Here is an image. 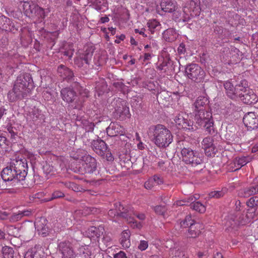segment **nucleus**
Masks as SVG:
<instances>
[{"instance_id":"1","label":"nucleus","mask_w":258,"mask_h":258,"mask_svg":"<svg viewBox=\"0 0 258 258\" xmlns=\"http://www.w3.org/2000/svg\"><path fill=\"white\" fill-rule=\"evenodd\" d=\"M226 93L228 97L235 100H240L244 103L250 104L257 101L256 95L248 87L247 82L242 80L235 87L230 81L224 84Z\"/></svg>"},{"instance_id":"2","label":"nucleus","mask_w":258,"mask_h":258,"mask_svg":"<svg viewBox=\"0 0 258 258\" xmlns=\"http://www.w3.org/2000/svg\"><path fill=\"white\" fill-rule=\"evenodd\" d=\"M27 166L25 159H14L9 167L5 168L1 173L5 181H21L25 177V168Z\"/></svg>"},{"instance_id":"3","label":"nucleus","mask_w":258,"mask_h":258,"mask_svg":"<svg viewBox=\"0 0 258 258\" xmlns=\"http://www.w3.org/2000/svg\"><path fill=\"white\" fill-rule=\"evenodd\" d=\"M148 133L152 141L159 148H166L173 141L170 131L163 125H152Z\"/></svg>"},{"instance_id":"4","label":"nucleus","mask_w":258,"mask_h":258,"mask_svg":"<svg viewBox=\"0 0 258 258\" xmlns=\"http://www.w3.org/2000/svg\"><path fill=\"white\" fill-rule=\"evenodd\" d=\"M200 0H190L186 3L182 12L175 11L173 14L174 20L178 22H186L200 13Z\"/></svg>"},{"instance_id":"5","label":"nucleus","mask_w":258,"mask_h":258,"mask_svg":"<svg viewBox=\"0 0 258 258\" xmlns=\"http://www.w3.org/2000/svg\"><path fill=\"white\" fill-rule=\"evenodd\" d=\"M255 211V208H248L245 216H239V214L229 216L225 223L227 230L236 231L239 226L250 223L256 217Z\"/></svg>"},{"instance_id":"6","label":"nucleus","mask_w":258,"mask_h":258,"mask_svg":"<svg viewBox=\"0 0 258 258\" xmlns=\"http://www.w3.org/2000/svg\"><path fill=\"white\" fill-rule=\"evenodd\" d=\"M115 209H111L109 211L108 215L110 217L121 216L126 220L132 228L138 229H140L142 228V223L141 222H138L132 217V216L135 215V213L132 208H124L119 202L115 203Z\"/></svg>"},{"instance_id":"7","label":"nucleus","mask_w":258,"mask_h":258,"mask_svg":"<svg viewBox=\"0 0 258 258\" xmlns=\"http://www.w3.org/2000/svg\"><path fill=\"white\" fill-rule=\"evenodd\" d=\"M33 87V83L28 74L20 75L15 82L14 88L24 96H26Z\"/></svg>"},{"instance_id":"8","label":"nucleus","mask_w":258,"mask_h":258,"mask_svg":"<svg viewBox=\"0 0 258 258\" xmlns=\"http://www.w3.org/2000/svg\"><path fill=\"white\" fill-rule=\"evenodd\" d=\"M22 7L27 16L37 17L38 19H43L49 12L48 9L44 10L38 6L28 2H23Z\"/></svg>"},{"instance_id":"9","label":"nucleus","mask_w":258,"mask_h":258,"mask_svg":"<svg viewBox=\"0 0 258 258\" xmlns=\"http://www.w3.org/2000/svg\"><path fill=\"white\" fill-rule=\"evenodd\" d=\"M194 113L197 123L200 125H203L209 134H212L214 132V130L212 114L210 112L205 110L194 112Z\"/></svg>"},{"instance_id":"10","label":"nucleus","mask_w":258,"mask_h":258,"mask_svg":"<svg viewBox=\"0 0 258 258\" xmlns=\"http://www.w3.org/2000/svg\"><path fill=\"white\" fill-rule=\"evenodd\" d=\"M183 161L186 164L196 166L203 162V158L197 151L189 148H184L181 151Z\"/></svg>"},{"instance_id":"11","label":"nucleus","mask_w":258,"mask_h":258,"mask_svg":"<svg viewBox=\"0 0 258 258\" xmlns=\"http://www.w3.org/2000/svg\"><path fill=\"white\" fill-rule=\"evenodd\" d=\"M185 73L188 78L197 82L203 80L205 75L204 71L195 63L187 66L185 69Z\"/></svg>"},{"instance_id":"12","label":"nucleus","mask_w":258,"mask_h":258,"mask_svg":"<svg viewBox=\"0 0 258 258\" xmlns=\"http://www.w3.org/2000/svg\"><path fill=\"white\" fill-rule=\"evenodd\" d=\"M115 111L120 119L123 120L130 117L129 108L126 106L125 102L121 99L117 98L112 102Z\"/></svg>"},{"instance_id":"13","label":"nucleus","mask_w":258,"mask_h":258,"mask_svg":"<svg viewBox=\"0 0 258 258\" xmlns=\"http://www.w3.org/2000/svg\"><path fill=\"white\" fill-rule=\"evenodd\" d=\"M187 118L188 115L183 112L177 115L174 118V122L177 128L185 130H194L193 121L188 120Z\"/></svg>"},{"instance_id":"14","label":"nucleus","mask_w":258,"mask_h":258,"mask_svg":"<svg viewBox=\"0 0 258 258\" xmlns=\"http://www.w3.org/2000/svg\"><path fill=\"white\" fill-rule=\"evenodd\" d=\"M93 55L92 48H87L85 51L79 52V55L75 59V64L79 68L83 66L84 63L88 64Z\"/></svg>"},{"instance_id":"15","label":"nucleus","mask_w":258,"mask_h":258,"mask_svg":"<svg viewBox=\"0 0 258 258\" xmlns=\"http://www.w3.org/2000/svg\"><path fill=\"white\" fill-rule=\"evenodd\" d=\"M202 147L204 150L207 156H213L217 152V149L214 144L212 137H207L205 138L202 142Z\"/></svg>"},{"instance_id":"16","label":"nucleus","mask_w":258,"mask_h":258,"mask_svg":"<svg viewBox=\"0 0 258 258\" xmlns=\"http://www.w3.org/2000/svg\"><path fill=\"white\" fill-rule=\"evenodd\" d=\"M164 244L165 247L169 248V255L172 257L181 258L184 256V251L181 249L178 244L175 243L172 240H167Z\"/></svg>"},{"instance_id":"17","label":"nucleus","mask_w":258,"mask_h":258,"mask_svg":"<svg viewBox=\"0 0 258 258\" xmlns=\"http://www.w3.org/2000/svg\"><path fill=\"white\" fill-rule=\"evenodd\" d=\"M96 160L94 158L89 155L85 157L81 167L82 170L84 172L88 173H93L96 169Z\"/></svg>"},{"instance_id":"18","label":"nucleus","mask_w":258,"mask_h":258,"mask_svg":"<svg viewBox=\"0 0 258 258\" xmlns=\"http://www.w3.org/2000/svg\"><path fill=\"white\" fill-rule=\"evenodd\" d=\"M243 121L245 126L249 130H253L258 127V117L254 112L246 114Z\"/></svg>"},{"instance_id":"19","label":"nucleus","mask_w":258,"mask_h":258,"mask_svg":"<svg viewBox=\"0 0 258 258\" xmlns=\"http://www.w3.org/2000/svg\"><path fill=\"white\" fill-rule=\"evenodd\" d=\"M106 132L110 137L123 135L125 133L124 128L117 122H111L107 128Z\"/></svg>"},{"instance_id":"20","label":"nucleus","mask_w":258,"mask_h":258,"mask_svg":"<svg viewBox=\"0 0 258 258\" xmlns=\"http://www.w3.org/2000/svg\"><path fill=\"white\" fill-rule=\"evenodd\" d=\"M46 220L44 218H41L35 223V229L39 235L45 237L48 234L49 230L46 226Z\"/></svg>"},{"instance_id":"21","label":"nucleus","mask_w":258,"mask_h":258,"mask_svg":"<svg viewBox=\"0 0 258 258\" xmlns=\"http://www.w3.org/2000/svg\"><path fill=\"white\" fill-rule=\"evenodd\" d=\"M59 250L61 251L63 258H74V251L72 249L71 244L69 242H61L58 245Z\"/></svg>"},{"instance_id":"22","label":"nucleus","mask_w":258,"mask_h":258,"mask_svg":"<svg viewBox=\"0 0 258 258\" xmlns=\"http://www.w3.org/2000/svg\"><path fill=\"white\" fill-rule=\"evenodd\" d=\"M61 95L62 99L69 103L73 102L77 97L76 93L73 89L70 88H66L62 89Z\"/></svg>"},{"instance_id":"23","label":"nucleus","mask_w":258,"mask_h":258,"mask_svg":"<svg viewBox=\"0 0 258 258\" xmlns=\"http://www.w3.org/2000/svg\"><path fill=\"white\" fill-rule=\"evenodd\" d=\"M207 98L204 96L198 97L193 104L194 112L205 110L206 105L208 104Z\"/></svg>"},{"instance_id":"24","label":"nucleus","mask_w":258,"mask_h":258,"mask_svg":"<svg viewBox=\"0 0 258 258\" xmlns=\"http://www.w3.org/2000/svg\"><path fill=\"white\" fill-rule=\"evenodd\" d=\"M92 145L94 151L99 155H102L107 149L106 143L101 140L93 141Z\"/></svg>"},{"instance_id":"25","label":"nucleus","mask_w":258,"mask_h":258,"mask_svg":"<svg viewBox=\"0 0 258 258\" xmlns=\"http://www.w3.org/2000/svg\"><path fill=\"white\" fill-rule=\"evenodd\" d=\"M160 6L164 12L171 13L176 9V3L174 0H162Z\"/></svg>"},{"instance_id":"26","label":"nucleus","mask_w":258,"mask_h":258,"mask_svg":"<svg viewBox=\"0 0 258 258\" xmlns=\"http://www.w3.org/2000/svg\"><path fill=\"white\" fill-rule=\"evenodd\" d=\"M131 232L129 230H123L120 235V242L124 248H127L131 246Z\"/></svg>"},{"instance_id":"27","label":"nucleus","mask_w":258,"mask_h":258,"mask_svg":"<svg viewBox=\"0 0 258 258\" xmlns=\"http://www.w3.org/2000/svg\"><path fill=\"white\" fill-rule=\"evenodd\" d=\"M163 38L167 42L175 41L178 36V34L173 29H168L164 31L162 34Z\"/></svg>"},{"instance_id":"28","label":"nucleus","mask_w":258,"mask_h":258,"mask_svg":"<svg viewBox=\"0 0 258 258\" xmlns=\"http://www.w3.org/2000/svg\"><path fill=\"white\" fill-rule=\"evenodd\" d=\"M147 26L149 30L152 34L158 33L161 28V24L155 19L149 20L147 23Z\"/></svg>"},{"instance_id":"29","label":"nucleus","mask_w":258,"mask_h":258,"mask_svg":"<svg viewBox=\"0 0 258 258\" xmlns=\"http://www.w3.org/2000/svg\"><path fill=\"white\" fill-rule=\"evenodd\" d=\"M93 6L97 11L103 12L108 9V3L106 0H94Z\"/></svg>"},{"instance_id":"30","label":"nucleus","mask_w":258,"mask_h":258,"mask_svg":"<svg viewBox=\"0 0 258 258\" xmlns=\"http://www.w3.org/2000/svg\"><path fill=\"white\" fill-rule=\"evenodd\" d=\"M251 160V157L249 156L245 157H241L239 158H236L234 160V163L235 164V166L236 168L234 170H237L240 169L241 167L246 165L247 163L250 162Z\"/></svg>"},{"instance_id":"31","label":"nucleus","mask_w":258,"mask_h":258,"mask_svg":"<svg viewBox=\"0 0 258 258\" xmlns=\"http://www.w3.org/2000/svg\"><path fill=\"white\" fill-rule=\"evenodd\" d=\"M58 73L63 78L70 79L73 76V72L68 68L61 65L57 69Z\"/></svg>"},{"instance_id":"32","label":"nucleus","mask_w":258,"mask_h":258,"mask_svg":"<svg viewBox=\"0 0 258 258\" xmlns=\"http://www.w3.org/2000/svg\"><path fill=\"white\" fill-rule=\"evenodd\" d=\"M199 224L196 223L192 226H190L187 233V236L189 238H196L200 233V227Z\"/></svg>"},{"instance_id":"33","label":"nucleus","mask_w":258,"mask_h":258,"mask_svg":"<svg viewBox=\"0 0 258 258\" xmlns=\"http://www.w3.org/2000/svg\"><path fill=\"white\" fill-rule=\"evenodd\" d=\"M257 182L256 185H253L248 188L245 189L243 194H240L241 196L244 197H248L252 195L258 193V177L256 178Z\"/></svg>"},{"instance_id":"34","label":"nucleus","mask_w":258,"mask_h":258,"mask_svg":"<svg viewBox=\"0 0 258 258\" xmlns=\"http://www.w3.org/2000/svg\"><path fill=\"white\" fill-rule=\"evenodd\" d=\"M25 96L22 94V93H20L16 90H15V89L10 91L8 94V97L9 100L11 102H14L16 100L24 98Z\"/></svg>"},{"instance_id":"35","label":"nucleus","mask_w":258,"mask_h":258,"mask_svg":"<svg viewBox=\"0 0 258 258\" xmlns=\"http://www.w3.org/2000/svg\"><path fill=\"white\" fill-rule=\"evenodd\" d=\"M28 215V211L20 212L18 213H14L10 217V220L12 222H15L20 220L24 216H27Z\"/></svg>"},{"instance_id":"36","label":"nucleus","mask_w":258,"mask_h":258,"mask_svg":"<svg viewBox=\"0 0 258 258\" xmlns=\"http://www.w3.org/2000/svg\"><path fill=\"white\" fill-rule=\"evenodd\" d=\"M2 253L4 258H13L14 250L12 247L4 246L2 248Z\"/></svg>"},{"instance_id":"37","label":"nucleus","mask_w":258,"mask_h":258,"mask_svg":"<svg viewBox=\"0 0 258 258\" xmlns=\"http://www.w3.org/2000/svg\"><path fill=\"white\" fill-rule=\"evenodd\" d=\"M195 224L190 215L187 216L185 219L180 223L181 226L183 228L192 226Z\"/></svg>"},{"instance_id":"38","label":"nucleus","mask_w":258,"mask_h":258,"mask_svg":"<svg viewBox=\"0 0 258 258\" xmlns=\"http://www.w3.org/2000/svg\"><path fill=\"white\" fill-rule=\"evenodd\" d=\"M24 258H40L35 248L28 250L24 255Z\"/></svg>"},{"instance_id":"39","label":"nucleus","mask_w":258,"mask_h":258,"mask_svg":"<svg viewBox=\"0 0 258 258\" xmlns=\"http://www.w3.org/2000/svg\"><path fill=\"white\" fill-rule=\"evenodd\" d=\"M7 233L9 235L13 236L14 237H17L20 236L19 229L17 227H14V226H9L7 229Z\"/></svg>"},{"instance_id":"40","label":"nucleus","mask_w":258,"mask_h":258,"mask_svg":"<svg viewBox=\"0 0 258 258\" xmlns=\"http://www.w3.org/2000/svg\"><path fill=\"white\" fill-rule=\"evenodd\" d=\"M99 228H102V227H99V228H97L96 227L92 226L89 228L88 230V233L89 236L94 237V236H98L100 235V231H99Z\"/></svg>"},{"instance_id":"41","label":"nucleus","mask_w":258,"mask_h":258,"mask_svg":"<svg viewBox=\"0 0 258 258\" xmlns=\"http://www.w3.org/2000/svg\"><path fill=\"white\" fill-rule=\"evenodd\" d=\"M192 207L195 211L201 213H204L206 211L205 206L199 202L193 203Z\"/></svg>"},{"instance_id":"42","label":"nucleus","mask_w":258,"mask_h":258,"mask_svg":"<svg viewBox=\"0 0 258 258\" xmlns=\"http://www.w3.org/2000/svg\"><path fill=\"white\" fill-rule=\"evenodd\" d=\"M226 192V189H222L220 191H213L210 193L209 196L211 198H219L223 197Z\"/></svg>"},{"instance_id":"43","label":"nucleus","mask_w":258,"mask_h":258,"mask_svg":"<svg viewBox=\"0 0 258 258\" xmlns=\"http://www.w3.org/2000/svg\"><path fill=\"white\" fill-rule=\"evenodd\" d=\"M247 205L249 208H255L258 205V197H253L251 198L247 202Z\"/></svg>"},{"instance_id":"44","label":"nucleus","mask_w":258,"mask_h":258,"mask_svg":"<svg viewBox=\"0 0 258 258\" xmlns=\"http://www.w3.org/2000/svg\"><path fill=\"white\" fill-rule=\"evenodd\" d=\"M154 210L157 214L164 215L166 211V209L164 206H157L154 208Z\"/></svg>"},{"instance_id":"45","label":"nucleus","mask_w":258,"mask_h":258,"mask_svg":"<svg viewBox=\"0 0 258 258\" xmlns=\"http://www.w3.org/2000/svg\"><path fill=\"white\" fill-rule=\"evenodd\" d=\"M196 199L195 198V199L194 200L193 197H190L188 198L187 200L185 199L184 200H179V201H176V205L177 206L185 205H186V203H188L194 202Z\"/></svg>"},{"instance_id":"46","label":"nucleus","mask_w":258,"mask_h":258,"mask_svg":"<svg viewBox=\"0 0 258 258\" xmlns=\"http://www.w3.org/2000/svg\"><path fill=\"white\" fill-rule=\"evenodd\" d=\"M167 63L166 61H163L161 63L158 65L157 69L163 72V73H166L167 69Z\"/></svg>"},{"instance_id":"47","label":"nucleus","mask_w":258,"mask_h":258,"mask_svg":"<svg viewBox=\"0 0 258 258\" xmlns=\"http://www.w3.org/2000/svg\"><path fill=\"white\" fill-rule=\"evenodd\" d=\"M154 185H155V184L152 178L146 181L144 184L145 187L148 189H151Z\"/></svg>"},{"instance_id":"48","label":"nucleus","mask_w":258,"mask_h":258,"mask_svg":"<svg viewBox=\"0 0 258 258\" xmlns=\"http://www.w3.org/2000/svg\"><path fill=\"white\" fill-rule=\"evenodd\" d=\"M148 247V242L145 240H141L138 245V248L142 251L146 250Z\"/></svg>"},{"instance_id":"49","label":"nucleus","mask_w":258,"mask_h":258,"mask_svg":"<svg viewBox=\"0 0 258 258\" xmlns=\"http://www.w3.org/2000/svg\"><path fill=\"white\" fill-rule=\"evenodd\" d=\"M31 115L33 120H36L39 117L40 113L38 109H34L32 111Z\"/></svg>"},{"instance_id":"50","label":"nucleus","mask_w":258,"mask_h":258,"mask_svg":"<svg viewBox=\"0 0 258 258\" xmlns=\"http://www.w3.org/2000/svg\"><path fill=\"white\" fill-rule=\"evenodd\" d=\"M155 184H160L163 182L162 179L158 176H154L152 178Z\"/></svg>"},{"instance_id":"51","label":"nucleus","mask_w":258,"mask_h":258,"mask_svg":"<svg viewBox=\"0 0 258 258\" xmlns=\"http://www.w3.org/2000/svg\"><path fill=\"white\" fill-rule=\"evenodd\" d=\"M177 51L179 54H183L185 51V48L183 44H180L177 48Z\"/></svg>"},{"instance_id":"52","label":"nucleus","mask_w":258,"mask_h":258,"mask_svg":"<svg viewBox=\"0 0 258 258\" xmlns=\"http://www.w3.org/2000/svg\"><path fill=\"white\" fill-rule=\"evenodd\" d=\"M64 196V194L59 191H55L52 195V199H56L58 198L62 197Z\"/></svg>"},{"instance_id":"53","label":"nucleus","mask_w":258,"mask_h":258,"mask_svg":"<svg viewBox=\"0 0 258 258\" xmlns=\"http://www.w3.org/2000/svg\"><path fill=\"white\" fill-rule=\"evenodd\" d=\"M114 258H126V256L124 252L120 251L115 254Z\"/></svg>"},{"instance_id":"54","label":"nucleus","mask_w":258,"mask_h":258,"mask_svg":"<svg viewBox=\"0 0 258 258\" xmlns=\"http://www.w3.org/2000/svg\"><path fill=\"white\" fill-rule=\"evenodd\" d=\"M6 138L4 137H0V148H3L6 145Z\"/></svg>"},{"instance_id":"55","label":"nucleus","mask_w":258,"mask_h":258,"mask_svg":"<svg viewBox=\"0 0 258 258\" xmlns=\"http://www.w3.org/2000/svg\"><path fill=\"white\" fill-rule=\"evenodd\" d=\"M136 33H139L140 34L142 35L144 37H147V35L145 34V29L142 28L141 30L136 29L135 30Z\"/></svg>"},{"instance_id":"56","label":"nucleus","mask_w":258,"mask_h":258,"mask_svg":"<svg viewBox=\"0 0 258 258\" xmlns=\"http://www.w3.org/2000/svg\"><path fill=\"white\" fill-rule=\"evenodd\" d=\"M136 217L140 220H144L146 216L144 213H137L136 214Z\"/></svg>"},{"instance_id":"57","label":"nucleus","mask_w":258,"mask_h":258,"mask_svg":"<svg viewBox=\"0 0 258 258\" xmlns=\"http://www.w3.org/2000/svg\"><path fill=\"white\" fill-rule=\"evenodd\" d=\"M8 216V214L6 212L0 211V219H5Z\"/></svg>"},{"instance_id":"58","label":"nucleus","mask_w":258,"mask_h":258,"mask_svg":"<svg viewBox=\"0 0 258 258\" xmlns=\"http://www.w3.org/2000/svg\"><path fill=\"white\" fill-rule=\"evenodd\" d=\"M86 250V247L85 246H81L79 249L80 254H85L86 253L87 255H89V253L88 252H86L85 250Z\"/></svg>"},{"instance_id":"59","label":"nucleus","mask_w":258,"mask_h":258,"mask_svg":"<svg viewBox=\"0 0 258 258\" xmlns=\"http://www.w3.org/2000/svg\"><path fill=\"white\" fill-rule=\"evenodd\" d=\"M151 55L150 53H146L144 54V61L149 60L151 59Z\"/></svg>"},{"instance_id":"60","label":"nucleus","mask_w":258,"mask_h":258,"mask_svg":"<svg viewBox=\"0 0 258 258\" xmlns=\"http://www.w3.org/2000/svg\"><path fill=\"white\" fill-rule=\"evenodd\" d=\"M114 85L115 86V87L119 88L121 89H122V87H123V84L120 82L114 83Z\"/></svg>"},{"instance_id":"61","label":"nucleus","mask_w":258,"mask_h":258,"mask_svg":"<svg viewBox=\"0 0 258 258\" xmlns=\"http://www.w3.org/2000/svg\"><path fill=\"white\" fill-rule=\"evenodd\" d=\"M106 159L108 161H112L114 158L110 153H108L106 154Z\"/></svg>"},{"instance_id":"62","label":"nucleus","mask_w":258,"mask_h":258,"mask_svg":"<svg viewBox=\"0 0 258 258\" xmlns=\"http://www.w3.org/2000/svg\"><path fill=\"white\" fill-rule=\"evenodd\" d=\"M109 20V19L107 17H103L101 18L100 21L102 23H105L108 22Z\"/></svg>"},{"instance_id":"63","label":"nucleus","mask_w":258,"mask_h":258,"mask_svg":"<svg viewBox=\"0 0 258 258\" xmlns=\"http://www.w3.org/2000/svg\"><path fill=\"white\" fill-rule=\"evenodd\" d=\"M240 204L241 203L240 201H237L235 203V206H236V210L237 211H240Z\"/></svg>"},{"instance_id":"64","label":"nucleus","mask_w":258,"mask_h":258,"mask_svg":"<svg viewBox=\"0 0 258 258\" xmlns=\"http://www.w3.org/2000/svg\"><path fill=\"white\" fill-rule=\"evenodd\" d=\"M251 151L252 152H256L258 151V143L252 147Z\"/></svg>"}]
</instances>
